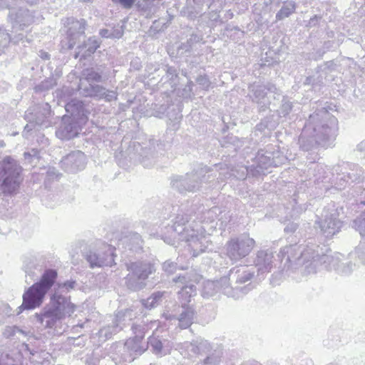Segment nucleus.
Listing matches in <instances>:
<instances>
[{
  "instance_id": "f257e3e1",
  "label": "nucleus",
  "mask_w": 365,
  "mask_h": 365,
  "mask_svg": "<svg viewBox=\"0 0 365 365\" xmlns=\"http://www.w3.org/2000/svg\"><path fill=\"white\" fill-rule=\"evenodd\" d=\"M47 292L36 284L30 287L23 295L21 307L25 309H33L41 306Z\"/></svg>"
},
{
  "instance_id": "f03ea898",
  "label": "nucleus",
  "mask_w": 365,
  "mask_h": 365,
  "mask_svg": "<svg viewBox=\"0 0 365 365\" xmlns=\"http://www.w3.org/2000/svg\"><path fill=\"white\" fill-rule=\"evenodd\" d=\"M58 304L56 307L53 309H51L48 311H45L43 314L41 315H38V319L41 323L43 322V318H49L52 319V320H55L56 322L57 320L61 319L64 317V312L66 309V308L71 309V311L73 310V305L71 304L69 302H67V300L61 297H53V300H56Z\"/></svg>"
},
{
  "instance_id": "7ed1b4c3",
  "label": "nucleus",
  "mask_w": 365,
  "mask_h": 365,
  "mask_svg": "<svg viewBox=\"0 0 365 365\" xmlns=\"http://www.w3.org/2000/svg\"><path fill=\"white\" fill-rule=\"evenodd\" d=\"M56 278L57 272L56 270L47 269L41 276L40 281L36 284L47 292L48 289L53 285Z\"/></svg>"
},
{
  "instance_id": "20e7f679",
  "label": "nucleus",
  "mask_w": 365,
  "mask_h": 365,
  "mask_svg": "<svg viewBox=\"0 0 365 365\" xmlns=\"http://www.w3.org/2000/svg\"><path fill=\"white\" fill-rule=\"evenodd\" d=\"M294 11L295 5L294 4H289V5L284 6L277 14L276 19L278 21L282 20L289 16L294 12Z\"/></svg>"
},
{
  "instance_id": "39448f33",
  "label": "nucleus",
  "mask_w": 365,
  "mask_h": 365,
  "mask_svg": "<svg viewBox=\"0 0 365 365\" xmlns=\"http://www.w3.org/2000/svg\"><path fill=\"white\" fill-rule=\"evenodd\" d=\"M19 176L16 175V176H14L12 178L7 177L4 180L3 185L8 187L7 188L8 192H12L19 186Z\"/></svg>"
},
{
  "instance_id": "423d86ee",
  "label": "nucleus",
  "mask_w": 365,
  "mask_h": 365,
  "mask_svg": "<svg viewBox=\"0 0 365 365\" xmlns=\"http://www.w3.org/2000/svg\"><path fill=\"white\" fill-rule=\"evenodd\" d=\"M87 260L90 263L91 267L108 265L103 259H99L98 255L95 253H90L87 256Z\"/></svg>"
},
{
  "instance_id": "0eeeda50",
  "label": "nucleus",
  "mask_w": 365,
  "mask_h": 365,
  "mask_svg": "<svg viewBox=\"0 0 365 365\" xmlns=\"http://www.w3.org/2000/svg\"><path fill=\"white\" fill-rule=\"evenodd\" d=\"M255 241L252 238H247L242 242V247H246V250L242 253L246 255L249 254L255 247Z\"/></svg>"
},
{
  "instance_id": "6e6552de",
  "label": "nucleus",
  "mask_w": 365,
  "mask_h": 365,
  "mask_svg": "<svg viewBox=\"0 0 365 365\" xmlns=\"http://www.w3.org/2000/svg\"><path fill=\"white\" fill-rule=\"evenodd\" d=\"M231 250L240 252L241 250L240 243L238 239H232L227 243Z\"/></svg>"
},
{
  "instance_id": "1a4fd4ad",
  "label": "nucleus",
  "mask_w": 365,
  "mask_h": 365,
  "mask_svg": "<svg viewBox=\"0 0 365 365\" xmlns=\"http://www.w3.org/2000/svg\"><path fill=\"white\" fill-rule=\"evenodd\" d=\"M113 2L120 4L125 9H130L135 2V0H112Z\"/></svg>"
},
{
  "instance_id": "9d476101",
  "label": "nucleus",
  "mask_w": 365,
  "mask_h": 365,
  "mask_svg": "<svg viewBox=\"0 0 365 365\" xmlns=\"http://www.w3.org/2000/svg\"><path fill=\"white\" fill-rule=\"evenodd\" d=\"M151 273L152 270L150 268H149L148 269H143L138 274V278L139 279H145Z\"/></svg>"
},
{
  "instance_id": "9b49d317",
  "label": "nucleus",
  "mask_w": 365,
  "mask_h": 365,
  "mask_svg": "<svg viewBox=\"0 0 365 365\" xmlns=\"http://www.w3.org/2000/svg\"><path fill=\"white\" fill-rule=\"evenodd\" d=\"M56 323L55 320H52V319H50L46 323V327L47 328H51Z\"/></svg>"
},
{
  "instance_id": "f8f14e48",
  "label": "nucleus",
  "mask_w": 365,
  "mask_h": 365,
  "mask_svg": "<svg viewBox=\"0 0 365 365\" xmlns=\"http://www.w3.org/2000/svg\"><path fill=\"white\" fill-rule=\"evenodd\" d=\"M63 286L69 287L71 289L73 288L74 282H67L63 284Z\"/></svg>"
},
{
  "instance_id": "ddd939ff",
  "label": "nucleus",
  "mask_w": 365,
  "mask_h": 365,
  "mask_svg": "<svg viewBox=\"0 0 365 365\" xmlns=\"http://www.w3.org/2000/svg\"><path fill=\"white\" fill-rule=\"evenodd\" d=\"M136 265L135 264H130L128 267V270H134L135 269Z\"/></svg>"
}]
</instances>
